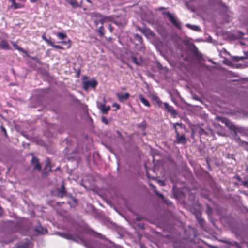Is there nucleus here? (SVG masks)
<instances>
[{
  "instance_id": "42",
  "label": "nucleus",
  "mask_w": 248,
  "mask_h": 248,
  "mask_svg": "<svg viewBox=\"0 0 248 248\" xmlns=\"http://www.w3.org/2000/svg\"><path fill=\"white\" fill-rule=\"evenodd\" d=\"M159 183L161 185H164V182H162V181H159Z\"/></svg>"
},
{
  "instance_id": "26",
  "label": "nucleus",
  "mask_w": 248,
  "mask_h": 248,
  "mask_svg": "<svg viewBox=\"0 0 248 248\" xmlns=\"http://www.w3.org/2000/svg\"><path fill=\"white\" fill-rule=\"evenodd\" d=\"M173 127L175 129V132H176V129H177L176 128L177 126H179L181 127V128L183 126V124L181 123H176L173 124Z\"/></svg>"
},
{
  "instance_id": "38",
  "label": "nucleus",
  "mask_w": 248,
  "mask_h": 248,
  "mask_svg": "<svg viewBox=\"0 0 248 248\" xmlns=\"http://www.w3.org/2000/svg\"><path fill=\"white\" fill-rule=\"evenodd\" d=\"M1 130L4 133L5 135H6V131L4 127H1Z\"/></svg>"
},
{
  "instance_id": "19",
  "label": "nucleus",
  "mask_w": 248,
  "mask_h": 248,
  "mask_svg": "<svg viewBox=\"0 0 248 248\" xmlns=\"http://www.w3.org/2000/svg\"><path fill=\"white\" fill-rule=\"evenodd\" d=\"M35 230L36 232L43 234L46 232H47V230L46 229H44L41 226L36 228Z\"/></svg>"
},
{
  "instance_id": "37",
  "label": "nucleus",
  "mask_w": 248,
  "mask_h": 248,
  "mask_svg": "<svg viewBox=\"0 0 248 248\" xmlns=\"http://www.w3.org/2000/svg\"><path fill=\"white\" fill-rule=\"evenodd\" d=\"M109 29L111 32L113 31V28L110 24L109 25Z\"/></svg>"
},
{
  "instance_id": "23",
  "label": "nucleus",
  "mask_w": 248,
  "mask_h": 248,
  "mask_svg": "<svg viewBox=\"0 0 248 248\" xmlns=\"http://www.w3.org/2000/svg\"><path fill=\"white\" fill-rule=\"evenodd\" d=\"M134 39L135 40L137 41L139 43H142V38L141 36L139 35L138 34H135Z\"/></svg>"
},
{
  "instance_id": "10",
  "label": "nucleus",
  "mask_w": 248,
  "mask_h": 248,
  "mask_svg": "<svg viewBox=\"0 0 248 248\" xmlns=\"http://www.w3.org/2000/svg\"><path fill=\"white\" fill-rule=\"evenodd\" d=\"M32 244L30 241L25 240L18 244L16 248H31Z\"/></svg>"
},
{
  "instance_id": "6",
  "label": "nucleus",
  "mask_w": 248,
  "mask_h": 248,
  "mask_svg": "<svg viewBox=\"0 0 248 248\" xmlns=\"http://www.w3.org/2000/svg\"><path fill=\"white\" fill-rule=\"evenodd\" d=\"M97 82L95 80H91L83 82V88L87 90L89 87L94 88L97 85Z\"/></svg>"
},
{
  "instance_id": "21",
  "label": "nucleus",
  "mask_w": 248,
  "mask_h": 248,
  "mask_svg": "<svg viewBox=\"0 0 248 248\" xmlns=\"http://www.w3.org/2000/svg\"><path fill=\"white\" fill-rule=\"evenodd\" d=\"M50 162H51L49 158H47L46 160V165L45 167V169L46 170V171H47V170H48V171L51 170Z\"/></svg>"
},
{
  "instance_id": "27",
  "label": "nucleus",
  "mask_w": 248,
  "mask_h": 248,
  "mask_svg": "<svg viewBox=\"0 0 248 248\" xmlns=\"http://www.w3.org/2000/svg\"><path fill=\"white\" fill-rule=\"evenodd\" d=\"M150 186L153 187V190H154V191L158 196H159L160 197H163V195L160 194V193H158L156 190H155V187L152 184H150Z\"/></svg>"
},
{
  "instance_id": "25",
  "label": "nucleus",
  "mask_w": 248,
  "mask_h": 248,
  "mask_svg": "<svg viewBox=\"0 0 248 248\" xmlns=\"http://www.w3.org/2000/svg\"><path fill=\"white\" fill-rule=\"evenodd\" d=\"M153 99L156 101V103H157L159 106H161V105L162 104V102L161 101L159 100L157 96H154L153 97Z\"/></svg>"
},
{
  "instance_id": "34",
  "label": "nucleus",
  "mask_w": 248,
  "mask_h": 248,
  "mask_svg": "<svg viewBox=\"0 0 248 248\" xmlns=\"http://www.w3.org/2000/svg\"><path fill=\"white\" fill-rule=\"evenodd\" d=\"M16 4V1L13 0V3H12V4H11V7L15 9V7Z\"/></svg>"
},
{
  "instance_id": "29",
  "label": "nucleus",
  "mask_w": 248,
  "mask_h": 248,
  "mask_svg": "<svg viewBox=\"0 0 248 248\" xmlns=\"http://www.w3.org/2000/svg\"><path fill=\"white\" fill-rule=\"evenodd\" d=\"M52 47L53 48H57V49H63L62 46H59V45H55L54 44H53Z\"/></svg>"
},
{
  "instance_id": "8",
  "label": "nucleus",
  "mask_w": 248,
  "mask_h": 248,
  "mask_svg": "<svg viewBox=\"0 0 248 248\" xmlns=\"http://www.w3.org/2000/svg\"><path fill=\"white\" fill-rule=\"evenodd\" d=\"M66 193V190L63 184L62 185L61 187L56 189L55 193L54 194L59 197L62 198L64 196Z\"/></svg>"
},
{
  "instance_id": "24",
  "label": "nucleus",
  "mask_w": 248,
  "mask_h": 248,
  "mask_svg": "<svg viewBox=\"0 0 248 248\" xmlns=\"http://www.w3.org/2000/svg\"><path fill=\"white\" fill-rule=\"evenodd\" d=\"M61 43L67 45V47L69 48L71 46V42L70 39H69L67 41H62L61 42Z\"/></svg>"
},
{
  "instance_id": "30",
  "label": "nucleus",
  "mask_w": 248,
  "mask_h": 248,
  "mask_svg": "<svg viewBox=\"0 0 248 248\" xmlns=\"http://www.w3.org/2000/svg\"><path fill=\"white\" fill-rule=\"evenodd\" d=\"M102 122L106 124H108V121L105 117H102L101 118Z\"/></svg>"
},
{
  "instance_id": "2",
  "label": "nucleus",
  "mask_w": 248,
  "mask_h": 248,
  "mask_svg": "<svg viewBox=\"0 0 248 248\" xmlns=\"http://www.w3.org/2000/svg\"><path fill=\"white\" fill-rule=\"evenodd\" d=\"M57 234L62 237L69 240H73L77 243L84 244L85 242L81 237L80 235L78 233V234H72L66 232H58Z\"/></svg>"
},
{
  "instance_id": "1",
  "label": "nucleus",
  "mask_w": 248,
  "mask_h": 248,
  "mask_svg": "<svg viewBox=\"0 0 248 248\" xmlns=\"http://www.w3.org/2000/svg\"><path fill=\"white\" fill-rule=\"evenodd\" d=\"M90 15L92 18H96V19H94V23L96 27L98 25L99 23H100L101 24H103L104 23L109 21L113 22L116 25L121 26H124L127 23L126 20L124 19L121 21L114 20L112 16H103L96 12L91 13Z\"/></svg>"
},
{
  "instance_id": "5",
  "label": "nucleus",
  "mask_w": 248,
  "mask_h": 248,
  "mask_svg": "<svg viewBox=\"0 0 248 248\" xmlns=\"http://www.w3.org/2000/svg\"><path fill=\"white\" fill-rule=\"evenodd\" d=\"M162 104L164 105V108L165 109H166L168 112H170L171 113V114L173 117H176V116L177 115V112L174 110L172 106H170L167 103H162Z\"/></svg>"
},
{
  "instance_id": "17",
  "label": "nucleus",
  "mask_w": 248,
  "mask_h": 248,
  "mask_svg": "<svg viewBox=\"0 0 248 248\" xmlns=\"http://www.w3.org/2000/svg\"><path fill=\"white\" fill-rule=\"evenodd\" d=\"M104 29L103 24H101L98 29H96V31L98 32L100 36H103L104 35Z\"/></svg>"
},
{
  "instance_id": "41",
  "label": "nucleus",
  "mask_w": 248,
  "mask_h": 248,
  "mask_svg": "<svg viewBox=\"0 0 248 248\" xmlns=\"http://www.w3.org/2000/svg\"><path fill=\"white\" fill-rule=\"evenodd\" d=\"M195 50H196V51H198L197 48H196V47H195ZM196 54H197V56H199L198 54H200V53H199L198 51H197V52H196Z\"/></svg>"
},
{
  "instance_id": "14",
  "label": "nucleus",
  "mask_w": 248,
  "mask_h": 248,
  "mask_svg": "<svg viewBox=\"0 0 248 248\" xmlns=\"http://www.w3.org/2000/svg\"><path fill=\"white\" fill-rule=\"evenodd\" d=\"M11 44L13 45V46L14 47V48L18 50L19 51L22 52L23 53H26V51H25L22 48L18 46L16 43V42L14 41H12Z\"/></svg>"
},
{
  "instance_id": "43",
  "label": "nucleus",
  "mask_w": 248,
  "mask_h": 248,
  "mask_svg": "<svg viewBox=\"0 0 248 248\" xmlns=\"http://www.w3.org/2000/svg\"><path fill=\"white\" fill-rule=\"evenodd\" d=\"M87 1L88 2L91 3V1H90V0H87Z\"/></svg>"
},
{
  "instance_id": "22",
  "label": "nucleus",
  "mask_w": 248,
  "mask_h": 248,
  "mask_svg": "<svg viewBox=\"0 0 248 248\" xmlns=\"http://www.w3.org/2000/svg\"><path fill=\"white\" fill-rule=\"evenodd\" d=\"M56 35L60 39H64L67 37V35L65 33L62 32L57 33Z\"/></svg>"
},
{
  "instance_id": "32",
  "label": "nucleus",
  "mask_w": 248,
  "mask_h": 248,
  "mask_svg": "<svg viewBox=\"0 0 248 248\" xmlns=\"http://www.w3.org/2000/svg\"><path fill=\"white\" fill-rule=\"evenodd\" d=\"M243 185L246 187L248 188V180L244 181L242 182Z\"/></svg>"
},
{
  "instance_id": "33",
  "label": "nucleus",
  "mask_w": 248,
  "mask_h": 248,
  "mask_svg": "<svg viewBox=\"0 0 248 248\" xmlns=\"http://www.w3.org/2000/svg\"><path fill=\"white\" fill-rule=\"evenodd\" d=\"M16 4V1L13 0V3H12V4H11V7L15 9V7Z\"/></svg>"
},
{
  "instance_id": "15",
  "label": "nucleus",
  "mask_w": 248,
  "mask_h": 248,
  "mask_svg": "<svg viewBox=\"0 0 248 248\" xmlns=\"http://www.w3.org/2000/svg\"><path fill=\"white\" fill-rule=\"evenodd\" d=\"M66 1L70 4L73 8H76L78 6V4L76 0H65Z\"/></svg>"
},
{
  "instance_id": "3",
  "label": "nucleus",
  "mask_w": 248,
  "mask_h": 248,
  "mask_svg": "<svg viewBox=\"0 0 248 248\" xmlns=\"http://www.w3.org/2000/svg\"><path fill=\"white\" fill-rule=\"evenodd\" d=\"M163 14L166 15L171 23L178 29L181 28V25L179 19L174 15L170 14L169 11H163Z\"/></svg>"
},
{
  "instance_id": "35",
  "label": "nucleus",
  "mask_w": 248,
  "mask_h": 248,
  "mask_svg": "<svg viewBox=\"0 0 248 248\" xmlns=\"http://www.w3.org/2000/svg\"><path fill=\"white\" fill-rule=\"evenodd\" d=\"M113 107H115L116 108V109H118L120 108V105L117 103H114L113 104Z\"/></svg>"
},
{
  "instance_id": "31",
  "label": "nucleus",
  "mask_w": 248,
  "mask_h": 248,
  "mask_svg": "<svg viewBox=\"0 0 248 248\" xmlns=\"http://www.w3.org/2000/svg\"><path fill=\"white\" fill-rule=\"evenodd\" d=\"M46 42L50 46H51L52 47L54 44V43L49 39H47Z\"/></svg>"
},
{
  "instance_id": "11",
  "label": "nucleus",
  "mask_w": 248,
  "mask_h": 248,
  "mask_svg": "<svg viewBox=\"0 0 248 248\" xmlns=\"http://www.w3.org/2000/svg\"><path fill=\"white\" fill-rule=\"evenodd\" d=\"M116 95L120 101L127 100L129 97V94L128 93H117Z\"/></svg>"
},
{
  "instance_id": "20",
  "label": "nucleus",
  "mask_w": 248,
  "mask_h": 248,
  "mask_svg": "<svg viewBox=\"0 0 248 248\" xmlns=\"http://www.w3.org/2000/svg\"><path fill=\"white\" fill-rule=\"evenodd\" d=\"M224 122L227 126L229 127L230 129H233V125L231 122H230L227 119H224Z\"/></svg>"
},
{
  "instance_id": "4",
  "label": "nucleus",
  "mask_w": 248,
  "mask_h": 248,
  "mask_svg": "<svg viewBox=\"0 0 248 248\" xmlns=\"http://www.w3.org/2000/svg\"><path fill=\"white\" fill-rule=\"evenodd\" d=\"M0 49L9 50L11 49V47L3 35L0 36Z\"/></svg>"
},
{
  "instance_id": "9",
  "label": "nucleus",
  "mask_w": 248,
  "mask_h": 248,
  "mask_svg": "<svg viewBox=\"0 0 248 248\" xmlns=\"http://www.w3.org/2000/svg\"><path fill=\"white\" fill-rule=\"evenodd\" d=\"M97 107L103 114H107L110 109V107L109 106H106L104 103L98 104Z\"/></svg>"
},
{
  "instance_id": "16",
  "label": "nucleus",
  "mask_w": 248,
  "mask_h": 248,
  "mask_svg": "<svg viewBox=\"0 0 248 248\" xmlns=\"http://www.w3.org/2000/svg\"><path fill=\"white\" fill-rule=\"evenodd\" d=\"M186 26L187 27H188V28H189L193 31H200V28L198 26L191 25V24H190L188 23L186 24Z\"/></svg>"
},
{
  "instance_id": "7",
  "label": "nucleus",
  "mask_w": 248,
  "mask_h": 248,
  "mask_svg": "<svg viewBox=\"0 0 248 248\" xmlns=\"http://www.w3.org/2000/svg\"><path fill=\"white\" fill-rule=\"evenodd\" d=\"M176 143L177 144H185L186 142V138L184 136V135H180L177 129H176Z\"/></svg>"
},
{
  "instance_id": "12",
  "label": "nucleus",
  "mask_w": 248,
  "mask_h": 248,
  "mask_svg": "<svg viewBox=\"0 0 248 248\" xmlns=\"http://www.w3.org/2000/svg\"><path fill=\"white\" fill-rule=\"evenodd\" d=\"M31 162L34 166V169L37 170H40L41 167L38 162V158L35 156H33L31 160Z\"/></svg>"
},
{
  "instance_id": "13",
  "label": "nucleus",
  "mask_w": 248,
  "mask_h": 248,
  "mask_svg": "<svg viewBox=\"0 0 248 248\" xmlns=\"http://www.w3.org/2000/svg\"><path fill=\"white\" fill-rule=\"evenodd\" d=\"M139 98L141 102L145 106L149 107L150 106V103L148 101L144 98L142 94L139 95Z\"/></svg>"
},
{
  "instance_id": "28",
  "label": "nucleus",
  "mask_w": 248,
  "mask_h": 248,
  "mask_svg": "<svg viewBox=\"0 0 248 248\" xmlns=\"http://www.w3.org/2000/svg\"><path fill=\"white\" fill-rule=\"evenodd\" d=\"M23 6H24L23 4H21V3H16V6L15 7V9L20 8L23 7Z\"/></svg>"
},
{
  "instance_id": "18",
  "label": "nucleus",
  "mask_w": 248,
  "mask_h": 248,
  "mask_svg": "<svg viewBox=\"0 0 248 248\" xmlns=\"http://www.w3.org/2000/svg\"><path fill=\"white\" fill-rule=\"evenodd\" d=\"M131 59L133 62L135 63L136 65H140L142 62V60L140 58L138 59L136 57L132 56Z\"/></svg>"
},
{
  "instance_id": "40",
  "label": "nucleus",
  "mask_w": 248,
  "mask_h": 248,
  "mask_svg": "<svg viewBox=\"0 0 248 248\" xmlns=\"http://www.w3.org/2000/svg\"><path fill=\"white\" fill-rule=\"evenodd\" d=\"M163 9H164V8L162 7H160L158 8V10H159V11H161V10H163Z\"/></svg>"
},
{
  "instance_id": "36",
  "label": "nucleus",
  "mask_w": 248,
  "mask_h": 248,
  "mask_svg": "<svg viewBox=\"0 0 248 248\" xmlns=\"http://www.w3.org/2000/svg\"><path fill=\"white\" fill-rule=\"evenodd\" d=\"M243 146L246 147V149L248 150V143L244 142L243 143Z\"/></svg>"
},
{
  "instance_id": "39",
  "label": "nucleus",
  "mask_w": 248,
  "mask_h": 248,
  "mask_svg": "<svg viewBox=\"0 0 248 248\" xmlns=\"http://www.w3.org/2000/svg\"><path fill=\"white\" fill-rule=\"evenodd\" d=\"M42 38L45 41L47 39V38H46L44 35H42Z\"/></svg>"
}]
</instances>
